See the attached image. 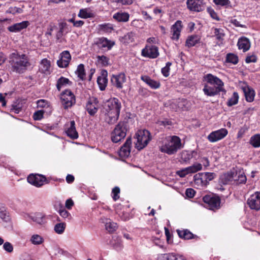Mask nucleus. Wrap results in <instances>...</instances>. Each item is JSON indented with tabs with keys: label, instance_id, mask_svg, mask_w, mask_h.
<instances>
[{
	"label": "nucleus",
	"instance_id": "nucleus-1",
	"mask_svg": "<svg viewBox=\"0 0 260 260\" xmlns=\"http://www.w3.org/2000/svg\"><path fill=\"white\" fill-rule=\"evenodd\" d=\"M207 84L204 85L203 91L208 96H214L220 92H225L224 83L217 77L211 74H207L204 77Z\"/></svg>",
	"mask_w": 260,
	"mask_h": 260
},
{
	"label": "nucleus",
	"instance_id": "nucleus-2",
	"mask_svg": "<svg viewBox=\"0 0 260 260\" xmlns=\"http://www.w3.org/2000/svg\"><path fill=\"white\" fill-rule=\"evenodd\" d=\"M9 59L12 71L16 73H24L31 65L29 57L25 54L14 52L10 54Z\"/></svg>",
	"mask_w": 260,
	"mask_h": 260
},
{
	"label": "nucleus",
	"instance_id": "nucleus-3",
	"mask_svg": "<svg viewBox=\"0 0 260 260\" xmlns=\"http://www.w3.org/2000/svg\"><path fill=\"white\" fill-rule=\"evenodd\" d=\"M121 108L120 101L115 98L110 99L106 104L105 120L109 124H114L118 119Z\"/></svg>",
	"mask_w": 260,
	"mask_h": 260
},
{
	"label": "nucleus",
	"instance_id": "nucleus-4",
	"mask_svg": "<svg viewBox=\"0 0 260 260\" xmlns=\"http://www.w3.org/2000/svg\"><path fill=\"white\" fill-rule=\"evenodd\" d=\"M182 148L181 139L177 136H169L164 140L159 150L161 152L172 155Z\"/></svg>",
	"mask_w": 260,
	"mask_h": 260
},
{
	"label": "nucleus",
	"instance_id": "nucleus-5",
	"mask_svg": "<svg viewBox=\"0 0 260 260\" xmlns=\"http://www.w3.org/2000/svg\"><path fill=\"white\" fill-rule=\"evenodd\" d=\"M135 146L137 149L141 150L145 147L151 139L150 133L146 129H140L135 136Z\"/></svg>",
	"mask_w": 260,
	"mask_h": 260
},
{
	"label": "nucleus",
	"instance_id": "nucleus-6",
	"mask_svg": "<svg viewBox=\"0 0 260 260\" xmlns=\"http://www.w3.org/2000/svg\"><path fill=\"white\" fill-rule=\"evenodd\" d=\"M127 125L124 122H120L116 126L111 134V140L114 143H117L123 139L126 134Z\"/></svg>",
	"mask_w": 260,
	"mask_h": 260
},
{
	"label": "nucleus",
	"instance_id": "nucleus-7",
	"mask_svg": "<svg viewBox=\"0 0 260 260\" xmlns=\"http://www.w3.org/2000/svg\"><path fill=\"white\" fill-rule=\"evenodd\" d=\"M61 104L64 109L72 107L76 102L75 96L70 90H66L60 94Z\"/></svg>",
	"mask_w": 260,
	"mask_h": 260
},
{
	"label": "nucleus",
	"instance_id": "nucleus-8",
	"mask_svg": "<svg viewBox=\"0 0 260 260\" xmlns=\"http://www.w3.org/2000/svg\"><path fill=\"white\" fill-rule=\"evenodd\" d=\"M228 134V131L224 128L212 132L207 137L208 141L214 143L225 138Z\"/></svg>",
	"mask_w": 260,
	"mask_h": 260
},
{
	"label": "nucleus",
	"instance_id": "nucleus-9",
	"mask_svg": "<svg viewBox=\"0 0 260 260\" xmlns=\"http://www.w3.org/2000/svg\"><path fill=\"white\" fill-rule=\"evenodd\" d=\"M216 177V174L212 172H204L196 174L194 178L198 183L201 182L203 185H206L207 182L212 180Z\"/></svg>",
	"mask_w": 260,
	"mask_h": 260
},
{
	"label": "nucleus",
	"instance_id": "nucleus-10",
	"mask_svg": "<svg viewBox=\"0 0 260 260\" xmlns=\"http://www.w3.org/2000/svg\"><path fill=\"white\" fill-rule=\"evenodd\" d=\"M247 204L251 209L258 211L260 209V192H255L247 200Z\"/></svg>",
	"mask_w": 260,
	"mask_h": 260
},
{
	"label": "nucleus",
	"instance_id": "nucleus-11",
	"mask_svg": "<svg viewBox=\"0 0 260 260\" xmlns=\"http://www.w3.org/2000/svg\"><path fill=\"white\" fill-rule=\"evenodd\" d=\"M94 44L96 45L99 48L106 49L110 50L115 45V42L108 40L105 37L96 38L94 41Z\"/></svg>",
	"mask_w": 260,
	"mask_h": 260
},
{
	"label": "nucleus",
	"instance_id": "nucleus-12",
	"mask_svg": "<svg viewBox=\"0 0 260 260\" xmlns=\"http://www.w3.org/2000/svg\"><path fill=\"white\" fill-rule=\"evenodd\" d=\"M142 55L150 58H155L159 55L158 48L154 45H147L142 50Z\"/></svg>",
	"mask_w": 260,
	"mask_h": 260
},
{
	"label": "nucleus",
	"instance_id": "nucleus-13",
	"mask_svg": "<svg viewBox=\"0 0 260 260\" xmlns=\"http://www.w3.org/2000/svg\"><path fill=\"white\" fill-rule=\"evenodd\" d=\"M112 85L118 89H121L123 84L126 82V76L125 74L120 73L117 75H112L111 79Z\"/></svg>",
	"mask_w": 260,
	"mask_h": 260
},
{
	"label": "nucleus",
	"instance_id": "nucleus-14",
	"mask_svg": "<svg viewBox=\"0 0 260 260\" xmlns=\"http://www.w3.org/2000/svg\"><path fill=\"white\" fill-rule=\"evenodd\" d=\"M203 201L208 204L210 209H217L220 206V200L218 197L211 195L205 196L203 198Z\"/></svg>",
	"mask_w": 260,
	"mask_h": 260
},
{
	"label": "nucleus",
	"instance_id": "nucleus-15",
	"mask_svg": "<svg viewBox=\"0 0 260 260\" xmlns=\"http://www.w3.org/2000/svg\"><path fill=\"white\" fill-rule=\"evenodd\" d=\"M99 109V101L96 98H90L86 105V109L90 115H94Z\"/></svg>",
	"mask_w": 260,
	"mask_h": 260
},
{
	"label": "nucleus",
	"instance_id": "nucleus-16",
	"mask_svg": "<svg viewBox=\"0 0 260 260\" xmlns=\"http://www.w3.org/2000/svg\"><path fill=\"white\" fill-rule=\"evenodd\" d=\"M27 181L30 184L37 187H40L44 184L46 181V177L42 175L31 174L27 177Z\"/></svg>",
	"mask_w": 260,
	"mask_h": 260
},
{
	"label": "nucleus",
	"instance_id": "nucleus-17",
	"mask_svg": "<svg viewBox=\"0 0 260 260\" xmlns=\"http://www.w3.org/2000/svg\"><path fill=\"white\" fill-rule=\"evenodd\" d=\"M182 29V22L177 20L171 28V39L176 41H178Z\"/></svg>",
	"mask_w": 260,
	"mask_h": 260
},
{
	"label": "nucleus",
	"instance_id": "nucleus-18",
	"mask_svg": "<svg viewBox=\"0 0 260 260\" xmlns=\"http://www.w3.org/2000/svg\"><path fill=\"white\" fill-rule=\"evenodd\" d=\"M71 59V55L68 51H64L60 54V58L57 61L60 68H66L68 66Z\"/></svg>",
	"mask_w": 260,
	"mask_h": 260
},
{
	"label": "nucleus",
	"instance_id": "nucleus-19",
	"mask_svg": "<svg viewBox=\"0 0 260 260\" xmlns=\"http://www.w3.org/2000/svg\"><path fill=\"white\" fill-rule=\"evenodd\" d=\"M186 4L191 11L200 12L204 9L203 0H187Z\"/></svg>",
	"mask_w": 260,
	"mask_h": 260
},
{
	"label": "nucleus",
	"instance_id": "nucleus-20",
	"mask_svg": "<svg viewBox=\"0 0 260 260\" xmlns=\"http://www.w3.org/2000/svg\"><path fill=\"white\" fill-rule=\"evenodd\" d=\"M180 155L181 161L187 164L192 158L197 160L196 157L198 155V152L195 150H183L180 153Z\"/></svg>",
	"mask_w": 260,
	"mask_h": 260
},
{
	"label": "nucleus",
	"instance_id": "nucleus-21",
	"mask_svg": "<svg viewBox=\"0 0 260 260\" xmlns=\"http://www.w3.org/2000/svg\"><path fill=\"white\" fill-rule=\"evenodd\" d=\"M66 132L68 136L72 139H76L78 138V134L76 129L75 122L74 120L66 124Z\"/></svg>",
	"mask_w": 260,
	"mask_h": 260
},
{
	"label": "nucleus",
	"instance_id": "nucleus-22",
	"mask_svg": "<svg viewBox=\"0 0 260 260\" xmlns=\"http://www.w3.org/2000/svg\"><path fill=\"white\" fill-rule=\"evenodd\" d=\"M108 72L105 70L101 71V75L97 78V83L101 91L106 89L108 83Z\"/></svg>",
	"mask_w": 260,
	"mask_h": 260
},
{
	"label": "nucleus",
	"instance_id": "nucleus-23",
	"mask_svg": "<svg viewBox=\"0 0 260 260\" xmlns=\"http://www.w3.org/2000/svg\"><path fill=\"white\" fill-rule=\"evenodd\" d=\"M241 88L244 93L246 101L248 102L253 101L255 96V91L246 84L242 86Z\"/></svg>",
	"mask_w": 260,
	"mask_h": 260
},
{
	"label": "nucleus",
	"instance_id": "nucleus-24",
	"mask_svg": "<svg viewBox=\"0 0 260 260\" xmlns=\"http://www.w3.org/2000/svg\"><path fill=\"white\" fill-rule=\"evenodd\" d=\"M132 144V140L131 138L126 139V142L121 147L119 151V156L121 157H127L131 152V145Z\"/></svg>",
	"mask_w": 260,
	"mask_h": 260
},
{
	"label": "nucleus",
	"instance_id": "nucleus-25",
	"mask_svg": "<svg viewBox=\"0 0 260 260\" xmlns=\"http://www.w3.org/2000/svg\"><path fill=\"white\" fill-rule=\"evenodd\" d=\"M201 39V37L199 35H190L187 37L185 42V45L188 48L194 46L200 43Z\"/></svg>",
	"mask_w": 260,
	"mask_h": 260
},
{
	"label": "nucleus",
	"instance_id": "nucleus-26",
	"mask_svg": "<svg viewBox=\"0 0 260 260\" xmlns=\"http://www.w3.org/2000/svg\"><path fill=\"white\" fill-rule=\"evenodd\" d=\"M29 22L27 21H24L20 23H15L8 27V30L11 32H18L27 27Z\"/></svg>",
	"mask_w": 260,
	"mask_h": 260
},
{
	"label": "nucleus",
	"instance_id": "nucleus-27",
	"mask_svg": "<svg viewBox=\"0 0 260 260\" xmlns=\"http://www.w3.org/2000/svg\"><path fill=\"white\" fill-rule=\"evenodd\" d=\"M10 221L9 213L7 208L2 204H0V223L8 222Z\"/></svg>",
	"mask_w": 260,
	"mask_h": 260
},
{
	"label": "nucleus",
	"instance_id": "nucleus-28",
	"mask_svg": "<svg viewBox=\"0 0 260 260\" xmlns=\"http://www.w3.org/2000/svg\"><path fill=\"white\" fill-rule=\"evenodd\" d=\"M239 49H242L243 52L248 51L250 47V43L248 39L241 37L238 40V44Z\"/></svg>",
	"mask_w": 260,
	"mask_h": 260
},
{
	"label": "nucleus",
	"instance_id": "nucleus-29",
	"mask_svg": "<svg viewBox=\"0 0 260 260\" xmlns=\"http://www.w3.org/2000/svg\"><path fill=\"white\" fill-rule=\"evenodd\" d=\"M234 172L230 171L222 174L220 178V181L223 184H233Z\"/></svg>",
	"mask_w": 260,
	"mask_h": 260
},
{
	"label": "nucleus",
	"instance_id": "nucleus-30",
	"mask_svg": "<svg viewBox=\"0 0 260 260\" xmlns=\"http://www.w3.org/2000/svg\"><path fill=\"white\" fill-rule=\"evenodd\" d=\"M141 79L152 89H157L160 87L158 81L152 80L147 76H142Z\"/></svg>",
	"mask_w": 260,
	"mask_h": 260
},
{
	"label": "nucleus",
	"instance_id": "nucleus-31",
	"mask_svg": "<svg viewBox=\"0 0 260 260\" xmlns=\"http://www.w3.org/2000/svg\"><path fill=\"white\" fill-rule=\"evenodd\" d=\"M50 61L46 58H44L42 60L40 63L39 70L40 72H41L42 73L46 74H50Z\"/></svg>",
	"mask_w": 260,
	"mask_h": 260
},
{
	"label": "nucleus",
	"instance_id": "nucleus-32",
	"mask_svg": "<svg viewBox=\"0 0 260 260\" xmlns=\"http://www.w3.org/2000/svg\"><path fill=\"white\" fill-rule=\"evenodd\" d=\"M110 245L117 251H120L123 248L122 241L121 239L117 236L112 237L110 241Z\"/></svg>",
	"mask_w": 260,
	"mask_h": 260
},
{
	"label": "nucleus",
	"instance_id": "nucleus-33",
	"mask_svg": "<svg viewBox=\"0 0 260 260\" xmlns=\"http://www.w3.org/2000/svg\"><path fill=\"white\" fill-rule=\"evenodd\" d=\"M113 17L118 22H125L128 21L129 15L126 12H117L113 15Z\"/></svg>",
	"mask_w": 260,
	"mask_h": 260
},
{
	"label": "nucleus",
	"instance_id": "nucleus-34",
	"mask_svg": "<svg viewBox=\"0 0 260 260\" xmlns=\"http://www.w3.org/2000/svg\"><path fill=\"white\" fill-rule=\"evenodd\" d=\"M212 31L213 33V37L219 42H222L224 40L225 34L223 29L220 28H212Z\"/></svg>",
	"mask_w": 260,
	"mask_h": 260
},
{
	"label": "nucleus",
	"instance_id": "nucleus-35",
	"mask_svg": "<svg viewBox=\"0 0 260 260\" xmlns=\"http://www.w3.org/2000/svg\"><path fill=\"white\" fill-rule=\"evenodd\" d=\"M29 242L34 245H40L44 243V239L42 236L34 234L30 236Z\"/></svg>",
	"mask_w": 260,
	"mask_h": 260
},
{
	"label": "nucleus",
	"instance_id": "nucleus-36",
	"mask_svg": "<svg viewBox=\"0 0 260 260\" xmlns=\"http://www.w3.org/2000/svg\"><path fill=\"white\" fill-rule=\"evenodd\" d=\"M71 83V81L69 79L62 76L57 81L56 88L58 91H60L62 87L70 85Z\"/></svg>",
	"mask_w": 260,
	"mask_h": 260
},
{
	"label": "nucleus",
	"instance_id": "nucleus-37",
	"mask_svg": "<svg viewBox=\"0 0 260 260\" xmlns=\"http://www.w3.org/2000/svg\"><path fill=\"white\" fill-rule=\"evenodd\" d=\"M78 16L81 18L86 19L92 17L93 14L89 9L85 8L80 10Z\"/></svg>",
	"mask_w": 260,
	"mask_h": 260
},
{
	"label": "nucleus",
	"instance_id": "nucleus-38",
	"mask_svg": "<svg viewBox=\"0 0 260 260\" xmlns=\"http://www.w3.org/2000/svg\"><path fill=\"white\" fill-rule=\"evenodd\" d=\"M179 237L184 239H191L193 238V235L188 230H177Z\"/></svg>",
	"mask_w": 260,
	"mask_h": 260
},
{
	"label": "nucleus",
	"instance_id": "nucleus-39",
	"mask_svg": "<svg viewBox=\"0 0 260 260\" xmlns=\"http://www.w3.org/2000/svg\"><path fill=\"white\" fill-rule=\"evenodd\" d=\"M67 224L65 222H59L56 223L54 226L55 233L58 235H62L64 233Z\"/></svg>",
	"mask_w": 260,
	"mask_h": 260
},
{
	"label": "nucleus",
	"instance_id": "nucleus-40",
	"mask_svg": "<svg viewBox=\"0 0 260 260\" xmlns=\"http://www.w3.org/2000/svg\"><path fill=\"white\" fill-rule=\"evenodd\" d=\"M31 219L39 224H43L45 223L44 215L41 213H36L31 217Z\"/></svg>",
	"mask_w": 260,
	"mask_h": 260
},
{
	"label": "nucleus",
	"instance_id": "nucleus-41",
	"mask_svg": "<svg viewBox=\"0 0 260 260\" xmlns=\"http://www.w3.org/2000/svg\"><path fill=\"white\" fill-rule=\"evenodd\" d=\"M249 143L254 148L260 147V134L252 136L249 140Z\"/></svg>",
	"mask_w": 260,
	"mask_h": 260
},
{
	"label": "nucleus",
	"instance_id": "nucleus-42",
	"mask_svg": "<svg viewBox=\"0 0 260 260\" xmlns=\"http://www.w3.org/2000/svg\"><path fill=\"white\" fill-rule=\"evenodd\" d=\"M76 74L77 75L81 80H83L85 77V72L84 70V66L83 64H80L76 71Z\"/></svg>",
	"mask_w": 260,
	"mask_h": 260
},
{
	"label": "nucleus",
	"instance_id": "nucleus-43",
	"mask_svg": "<svg viewBox=\"0 0 260 260\" xmlns=\"http://www.w3.org/2000/svg\"><path fill=\"white\" fill-rule=\"evenodd\" d=\"M188 174L195 173L202 169V165L199 163L194 164L193 165L186 167Z\"/></svg>",
	"mask_w": 260,
	"mask_h": 260
},
{
	"label": "nucleus",
	"instance_id": "nucleus-44",
	"mask_svg": "<svg viewBox=\"0 0 260 260\" xmlns=\"http://www.w3.org/2000/svg\"><path fill=\"white\" fill-rule=\"evenodd\" d=\"M105 228L110 233L114 232L117 228V223L108 220L105 224Z\"/></svg>",
	"mask_w": 260,
	"mask_h": 260
},
{
	"label": "nucleus",
	"instance_id": "nucleus-45",
	"mask_svg": "<svg viewBox=\"0 0 260 260\" xmlns=\"http://www.w3.org/2000/svg\"><path fill=\"white\" fill-rule=\"evenodd\" d=\"M239 100V95L237 92H234L232 96L229 99L227 105L229 107L237 104Z\"/></svg>",
	"mask_w": 260,
	"mask_h": 260
},
{
	"label": "nucleus",
	"instance_id": "nucleus-46",
	"mask_svg": "<svg viewBox=\"0 0 260 260\" xmlns=\"http://www.w3.org/2000/svg\"><path fill=\"white\" fill-rule=\"evenodd\" d=\"M135 34L133 32L127 33L123 38V41L125 43L129 44L134 41Z\"/></svg>",
	"mask_w": 260,
	"mask_h": 260
},
{
	"label": "nucleus",
	"instance_id": "nucleus-47",
	"mask_svg": "<svg viewBox=\"0 0 260 260\" xmlns=\"http://www.w3.org/2000/svg\"><path fill=\"white\" fill-rule=\"evenodd\" d=\"M226 60L228 62L236 64L238 62V56L234 54L229 53L226 55Z\"/></svg>",
	"mask_w": 260,
	"mask_h": 260
},
{
	"label": "nucleus",
	"instance_id": "nucleus-48",
	"mask_svg": "<svg viewBox=\"0 0 260 260\" xmlns=\"http://www.w3.org/2000/svg\"><path fill=\"white\" fill-rule=\"evenodd\" d=\"M38 108H49L50 109L49 103L45 100H39L37 102Z\"/></svg>",
	"mask_w": 260,
	"mask_h": 260
},
{
	"label": "nucleus",
	"instance_id": "nucleus-49",
	"mask_svg": "<svg viewBox=\"0 0 260 260\" xmlns=\"http://www.w3.org/2000/svg\"><path fill=\"white\" fill-rule=\"evenodd\" d=\"M214 3L216 5L228 7L230 6L231 2L229 0H213Z\"/></svg>",
	"mask_w": 260,
	"mask_h": 260
},
{
	"label": "nucleus",
	"instance_id": "nucleus-50",
	"mask_svg": "<svg viewBox=\"0 0 260 260\" xmlns=\"http://www.w3.org/2000/svg\"><path fill=\"white\" fill-rule=\"evenodd\" d=\"M23 12V10L20 8L11 7L7 11V13L12 14H20Z\"/></svg>",
	"mask_w": 260,
	"mask_h": 260
},
{
	"label": "nucleus",
	"instance_id": "nucleus-51",
	"mask_svg": "<svg viewBox=\"0 0 260 260\" xmlns=\"http://www.w3.org/2000/svg\"><path fill=\"white\" fill-rule=\"evenodd\" d=\"M172 63L168 62L166 63V66L161 69V73L165 77H168L169 75V72L170 70V66Z\"/></svg>",
	"mask_w": 260,
	"mask_h": 260
},
{
	"label": "nucleus",
	"instance_id": "nucleus-52",
	"mask_svg": "<svg viewBox=\"0 0 260 260\" xmlns=\"http://www.w3.org/2000/svg\"><path fill=\"white\" fill-rule=\"evenodd\" d=\"M100 29L105 32H109L113 30L112 25L110 24H103L100 25Z\"/></svg>",
	"mask_w": 260,
	"mask_h": 260
},
{
	"label": "nucleus",
	"instance_id": "nucleus-53",
	"mask_svg": "<svg viewBox=\"0 0 260 260\" xmlns=\"http://www.w3.org/2000/svg\"><path fill=\"white\" fill-rule=\"evenodd\" d=\"M3 249L8 253H12L13 251V246L9 242H4Z\"/></svg>",
	"mask_w": 260,
	"mask_h": 260
},
{
	"label": "nucleus",
	"instance_id": "nucleus-54",
	"mask_svg": "<svg viewBox=\"0 0 260 260\" xmlns=\"http://www.w3.org/2000/svg\"><path fill=\"white\" fill-rule=\"evenodd\" d=\"M44 110H40L35 112L33 115V118L35 120H40L43 117Z\"/></svg>",
	"mask_w": 260,
	"mask_h": 260
},
{
	"label": "nucleus",
	"instance_id": "nucleus-55",
	"mask_svg": "<svg viewBox=\"0 0 260 260\" xmlns=\"http://www.w3.org/2000/svg\"><path fill=\"white\" fill-rule=\"evenodd\" d=\"M98 61L103 66H107L109 64V58L104 56H98Z\"/></svg>",
	"mask_w": 260,
	"mask_h": 260
},
{
	"label": "nucleus",
	"instance_id": "nucleus-56",
	"mask_svg": "<svg viewBox=\"0 0 260 260\" xmlns=\"http://www.w3.org/2000/svg\"><path fill=\"white\" fill-rule=\"evenodd\" d=\"M170 260H186L184 256L175 253H170Z\"/></svg>",
	"mask_w": 260,
	"mask_h": 260
},
{
	"label": "nucleus",
	"instance_id": "nucleus-57",
	"mask_svg": "<svg viewBox=\"0 0 260 260\" xmlns=\"http://www.w3.org/2000/svg\"><path fill=\"white\" fill-rule=\"evenodd\" d=\"M238 183L242 184L245 183L246 182V177L244 174V173L239 172L238 173Z\"/></svg>",
	"mask_w": 260,
	"mask_h": 260
},
{
	"label": "nucleus",
	"instance_id": "nucleus-58",
	"mask_svg": "<svg viewBox=\"0 0 260 260\" xmlns=\"http://www.w3.org/2000/svg\"><path fill=\"white\" fill-rule=\"evenodd\" d=\"M120 192V188L118 187H115L113 189L112 193L113 194V199L114 201H116L119 199L118 194Z\"/></svg>",
	"mask_w": 260,
	"mask_h": 260
},
{
	"label": "nucleus",
	"instance_id": "nucleus-59",
	"mask_svg": "<svg viewBox=\"0 0 260 260\" xmlns=\"http://www.w3.org/2000/svg\"><path fill=\"white\" fill-rule=\"evenodd\" d=\"M177 175H178L180 177H184L186 175L189 174L188 173V171L186 168H184L182 170L177 171L176 172Z\"/></svg>",
	"mask_w": 260,
	"mask_h": 260
},
{
	"label": "nucleus",
	"instance_id": "nucleus-60",
	"mask_svg": "<svg viewBox=\"0 0 260 260\" xmlns=\"http://www.w3.org/2000/svg\"><path fill=\"white\" fill-rule=\"evenodd\" d=\"M257 60V57L255 55H251L247 56L245 59L246 63L255 62Z\"/></svg>",
	"mask_w": 260,
	"mask_h": 260
},
{
	"label": "nucleus",
	"instance_id": "nucleus-61",
	"mask_svg": "<svg viewBox=\"0 0 260 260\" xmlns=\"http://www.w3.org/2000/svg\"><path fill=\"white\" fill-rule=\"evenodd\" d=\"M195 193V190L193 189L190 188L186 189L185 191L186 196L190 198H193L194 196Z\"/></svg>",
	"mask_w": 260,
	"mask_h": 260
},
{
	"label": "nucleus",
	"instance_id": "nucleus-62",
	"mask_svg": "<svg viewBox=\"0 0 260 260\" xmlns=\"http://www.w3.org/2000/svg\"><path fill=\"white\" fill-rule=\"evenodd\" d=\"M170 253L158 255L157 260H170Z\"/></svg>",
	"mask_w": 260,
	"mask_h": 260
},
{
	"label": "nucleus",
	"instance_id": "nucleus-63",
	"mask_svg": "<svg viewBox=\"0 0 260 260\" xmlns=\"http://www.w3.org/2000/svg\"><path fill=\"white\" fill-rule=\"evenodd\" d=\"M59 213L60 215L64 218H67L70 216L69 212L64 209H60L59 211Z\"/></svg>",
	"mask_w": 260,
	"mask_h": 260
},
{
	"label": "nucleus",
	"instance_id": "nucleus-64",
	"mask_svg": "<svg viewBox=\"0 0 260 260\" xmlns=\"http://www.w3.org/2000/svg\"><path fill=\"white\" fill-rule=\"evenodd\" d=\"M186 103V100L184 99L180 100L178 102V108L181 109L182 110H185V107L184 106Z\"/></svg>",
	"mask_w": 260,
	"mask_h": 260
}]
</instances>
